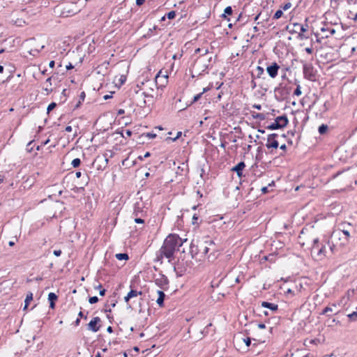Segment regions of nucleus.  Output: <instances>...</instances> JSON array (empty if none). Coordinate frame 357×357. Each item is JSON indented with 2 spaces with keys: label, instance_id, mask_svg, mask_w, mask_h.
<instances>
[{
  "label": "nucleus",
  "instance_id": "62",
  "mask_svg": "<svg viewBox=\"0 0 357 357\" xmlns=\"http://www.w3.org/2000/svg\"><path fill=\"white\" fill-rule=\"evenodd\" d=\"M79 324H80V319H79V318H77V319L74 321V325H75V326H79Z\"/></svg>",
  "mask_w": 357,
  "mask_h": 357
},
{
  "label": "nucleus",
  "instance_id": "19",
  "mask_svg": "<svg viewBox=\"0 0 357 357\" xmlns=\"http://www.w3.org/2000/svg\"><path fill=\"white\" fill-rule=\"evenodd\" d=\"M13 24L16 25L17 26H22L26 24V22L22 19L17 17L15 19L13 18L11 20Z\"/></svg>",
  "mask_w": 357,
  "mask_h": 357
},
{
  "label": "nucleus",
  "instance_id": "45",
  "mask_svg": "<svg viewBox=\"0 0 357 357\" xmlns=\"http://www.w3.org/2000/svg\"><path fill=\"white\" fill-rule=\"evenodd\" d=\"M6 40V36L2 32H0V42H4Z\"/></svg>",
  "mask_w": 357,
  "mask_h": 357
},
{
  "label": "nucleus",
  "instance_id": "44",
  "mask_svg": "<svg viewBox=\"0 0 357 357\" xmlns=\"http://www.w3.org/2000/svg\"><path fill=\"white\" fill-rule=\"evenodd\" d=\"M150 155H151V153H150L149 152H146V153L144 155V156L139 155V156H138V158H138L139 160H144V158H148V157H149Z\"/></svg>",
  "mask_w": 357,
  "mask_h": 357
},
{
  "label": "nucleus",
  "instance_id": "21",
  "mask_svg": "<svg viewBox=\"0 0 357 357\" xmlns=\"http://www.w3.org/2000/svg\"><path fill=\"white\" fill-rule=\"evenodd\" d=\"M143 211L142 210V208L139 203H136L134 206V211L132 215L135 217H137L139 213H142Z\"/></svg>",
  "mask_w": 357,
  "mask_h": 357
},
{
  "label": "nucleus",
  "instance_id": "9",
  "mask_svg": "<svg viewBox=\"0 0 357 357\" xmlns=\"http://www.w3.org/2000/svg\"><path fill=\"white\" fill-rule=\"evenodd\" d=\"M279 69L280 66L276 62H273L270 66H267L266 71L271 78H275L278 74Z\"/></svg>",
  "mask_w": 357,
  "mask_h": 357
},
{
  "label": "nucleus",
  "instance_id": "32",
  "mask_svg": "<svg viewBox=\"0 0 357 357\" xmlns=\"http://www.w3.org/2000/svg\"><path fill=\"white\" fill-rule=\"evenodd\" d=\"M282 15H283V11H282V10L279 9V10H278L275 13L274 15L273 16V20H278L279 18H280V17L282 16Z\"/></svg>",
  "mask_w": 357,
  "mask_h": 357
},
{
  "label": "nucleus",
  "instance_id": "30",
  "mask_svg": "<svg viewBox=\"0 0 357 357\" xmlns=\"http://www.w3.org/2000/svg\"><path fill=\"white\" fill-rule=\"evenodd\" d=\"M202 95H203V93H199L195 95L193 97L192 100H191L190 105H192L194 103H195L196 102H197L202 98Z\"/></svg>",
  "mask_w": 357,
  "mask_h": 357
},
{
  "label": "nucleus",
  "instance_id": "24",
  "mask_svg": "<svg viewBox=\"0 0 357 357\" xmlns=\"http://www.w3.org/2000/svg\"><path fill=\"white\" fill-rule=\"evenodd\" d=\"M129 296L132 298L137 297V296H140L142 294V291H137L135 289H131L128 293Z\"/></svg>",
  "mask_w": 357,
  "mask_h": 357
},
{
  "label": "nucleus",
  "instance_id": "64",
  "mask_svg": "<svg viewBox=\"0 0 357 357\" xmlns=\"http://www.w3.org/2000/svg\"><path fill=\"white\" fill-rule=\"evenodd\" d=\"M350 14L353 15L352 19L354 20V21H357V13H355L354 15H353V13L350 11Z\"/></svg>",
  "mask_w": 357,
  "mask_h": 357
},
{
  "label": "nucleus",
  "instance_id": "61",
  "mask_svg": "<svg viewBox=\"0 0 357 357\" xmlns=\"http://www.w3.org/2000/svg\"><path fill=\"white\" fill-rule=\"evenodd\" d=\"M65 131L70 132L72 131V127L70 126H67L65 128Z\"/></svg>",
  "mask_w": 357,
  "mask_h": 357
},
{
  "label": "nucleus",
  "instance_id": "56",
  "mask_svg": "<svg viewBox=\"0 0 357 357\" xmlns=\"http://www.w3.org/2000/svg\"><path fill=\"white\" fill-rule=\"evenodd\" d=\"M78 317H81V318H84V319H87V316H84L83 312L82 311H80L78 314Z\"/></svg>",
  "mask_w": 357,
  "mask_h": 357
},
{
  "label": "nucleus",
  "instance_id": "36",
  "mask_svg": "<svg viewBox=\"0 0 357 357\" xmlns=\"http://www.w3.org/2000/svg\"><path fill=\"white\" fill-rule=\"evenodd\" d=\"M99 301L98 298L97 296H92L89 298V303L90 304H95L98 303Z\"/></svg>",
  "mask_w": 357,
  "mask_h": 357
},
{
  "label": "nucleus",
  "instance_id": "14",
  "mask_svg": "<svg viewBox=\"0 0 357 357\" xmlns=\"http://www.w3.org/2000/svg\"><path fill=\"white\" fill-rule=\"evenodd\" d=\"M321 31L325 33V36L324 37L328 38L330 36H333L335 33V30L331 27H325L323 26L321 28Z\"/></svg>",
  "mask_w": 357,
  "mask_h": 357
},
{
  "label": "nucleus",
  "instance_id": "2",
  "mask_svg": "<svg viewBox=\"0 0 357 357\" xmlns=\"http://www.w3.org/2000/svg\"><path fill=\"white\" fill-rule=\"evenodd\" d=\"M209 250H212L213 254L208 255V259L209 261L214 260L216 258L215 252H218V249L215 242L208 236L206 237V240L200 241L197 245H195L193 242L190 244V253L192 257L198 253H201L204 257H206Z\"/></svg>",
  "mask_w": 357,
  "mask_h": 357
},
{
  "label": "nucleus",
  "instance_id": "63",
  "mask_svg": "<svg viewBox=\"0 0 357 357\" xmlns=\"http://www.w3.org/2000/svg\"><path fill=\"white\" fill-rule=\"evenodd\" d=\"M123 114H125V111L123 109H119L117 112L118 115H122Z\"/></svg>",
  "mask_w": 357,
  "mask_h": 357
},
{
  "label": "nucleus",
  "instance_id": "15",
  "mask_svg": "<svg viewBox=\"0 0 357 357\" xmlns=\"http://www.w3.org/2000/svg\"><path fill=\"white\" fill-rule=\"evenodd\" d=\"M261 306L265 308L270 309L272 311H277L278 309V305L275 303H269L267 301H263L261 303Z\"/></svg>",
  "mask_w": 357,
  "mask_h": 357
},
{
  "label": "nucleus",
  "instance_id": "39",
  "mask_svg": "<svg viewBox=\"0 0 357 357\" xmlns=\"http://www.w3.org/2000/svg\"><path fill=\"white\" fill-rule=\"evenodd\" d=\"M56 107V103L55 102H51L47 108V113H49L50 111H52V109H54L55 107Z\"/></svg>",
  "mask_w": 357,
  "mask_h": 357
},
{
  "label": "nucleus",
  "instance_id": "46",
  "mask_svg": "<svg viewBox=\"0 0 357 357\" xmlns=\"http://www.w3.org/2000/svg\"><path fill=\"white\" fill-rule=\"evenodd\" d=\"M53 254H54L56 257H59V256L61 255V250H55L53 252Z\"/></svg>",
  "mask_w": 357,
  "mask_h": 357
},
{
  "label": "nucleus",
  "instance_id": "5",
  "mask_svg": "<svg viewBox=\"0 0 357 357\" xmlns=\"http://www.w3.org/2000/svg\"><path fill=\"white\" fill-rule=\"evenodd\" d=\"M288 123H289L288 118L286 114H284V115L279 116L276 117L274 122L272 123L271 124L267 126L266 127V128L267 130H271L281 129V128L286 127L287 126Z\"/></svg>",
  "mask_w": 357,
  "mask_h": 357
},
{
  "label": "nucleus",
  "instance_id": "10",
  "mask_svg": "<svg viewBox=\"0 0 357 357\" xmlns=\"http://www.w3.org/2000/svg\"><path fill=\"white\" fill-rule=\"evenodd\" d=\"M275 96L277 99L283 100L288 94L287 89L285 87H276L275 89Z\"/></svg>",
  "mask_w": 357,
  "mask_h": 357
},
{
  "label": "nucleus",
  "instance_id": "11",
  "mask_svg": "<svg viewBox=\"0 0 357 357\" xmlns=\"http://www.w3.org/2000/svg\"><path fill=\"white\" fill-rule=\"evenodd\" d=\"M245 167V162L241 161L238 162L236 166L232 167L231 171L235 172L238 177H241L243 175V170Z\"/></svg>",
  "mask_w": 357,
  "mask_h": 357
},
{
  "label": "nucleus",
  "instance_id": "35",
  "mask_svg": "<svg viewBox=\"0 0 357 357\" xmlns=\"http://www.w3.org/2000/svg\"><path fill=\"white\" fill-rule=\"evenodd\" d=\"M333 309L331 306H326L321 312V314H326L328 312H333Z\"/></svg>",
  "mask_w": 357,
  "mask_h": 357
},
{
  "label": "nucleus",
  "instance_id": "25",
  "mask_svg": "<svg viewBox=\"0 0 357 357\" xmlns=\"http://www.w3.org/2000/svg\"><path fill=\"white\" fill-rule=\"evenodd\" d=\"M300 26H301V24H299V23H294L293 24V29H292V30H289V32L296 33L299 36L300 35Z\"/></svg>",
  "mask_w": 357,
  "mask_h": 357
},
{
  "label": "nucleus",
  "instance_id": "57",
  "mask_svg": "<svg viewBox=\"0 0 357 357\" xmlns=\"http://www.w3.org/2000/svg\"><path fill=\"white\" fill-rule=\"evenodd\" d=\"M66 69L67 70H71L74 68V66L71 63H69L66 66Z\"/></svg>",
  "mask_w": 357,
  "mask_h": 357
},
{
  "label": "nucleus",
  "instance_id": "48",
  "mask_svg": "<svg viewBox=\"0 0 357 357\" xmlns=\"http://www.w3.org/2000/svg\"><path fill=\"white\" fill-rule=\"evenodd\" d=\"M286 294H291L292 296L295 295L294 291L291 289H287V291H284Z\"/></svg>",
  "mask_w": 357,
  "mask_h": 357
},
{
  "label": "nucleus",
  "instance_id": "40",
  "mask_svg": "<svg viewBox=\"0 0 357 357\" xmlns=\"http://www.w3.org/2000/svg\"><path fill=\"white\" fill-rule=\"evenodd\" d=\"M144 135L148 137L149 139H154L156 137V134L153 132H146L144 133Z\"/></svg>",
  "mask_w": 357,
  "mask_h": 357
},
{
  "label": "nucleus",
  "instance_id": "8",
  "mask_svg": "<svg viewBox=\"0 0 357 357\" xmlns=\"http://www.w3.org/2000/svg\"><path fill=\"white\" fill-rule=\"evenodd\" d=\"M155 284L160 288L166 290L168 287L169 280L165 275L160 274V276L155 279Z\"/></svg>",
  "mask_w": 357,
  "mask_h": 357
},
{
  "label": "nucleus",
  "instance_id": "7",
  "mask_svg": "<svg viewBox=\"0 0 357 357\" xmlns=\"http://www.w3.org/2000/svg\"><path fill=\"white\" fill-rule=\"evenodd\" d=\"M101 319L98 317H93L87 324V329L93 333L98 332L101 327Z\"/></svg>",
  "mask_w": 357,
  "mask_h": 357
},
{
  "label": "nucleus",
  "instance_id": "55",
  "mask_svg": "<svg viewBox=\"0 0 357 357\" xmlns=\"http://www.w3.org/2000/svg\"><path fill=\"white\" fill-rule=\"evenodd\" d=\"M261 190L263 194H266L268 192V187H266V186L263 187Z\"/></svg>",
  "mask_w": 357,
  "mask_h": 357
},
{
  "label": "nucleus",
  "instance_id": "41",
  "mask_svg": "<svg viewBox=\"0 0 357 357\" xmlns=\"http://www.w3.org/2000/svg\"><path fill=\"white\" fill-rule=\"evenodd\" d=\"M291 7V3L290 2H287L284 3L282 6H281L283 10H287Z\"/></svg>",
  "mask_w": 357,
  "mask_h": 357
},
{
  "label": "nucleus",
  "instance_id": "23",
  "mask_svg": "<svg viewBox=\"0 0 357 357\" xmlns=\"http://www.w3.org/2000/svg\"><path fill=\"white\" fill-rule=\"evenodd\" d=\"M252 116L253 119H259L261 121H263L266 119L265 114L262 113H257V112H252Z\"/></svg>",
  "mask_w": 357,
  "mask_h": 357
},
{
  "label": "nucleus",
  "instance_id": "16",
  "mask_svg": "<svg viewBox=\"0 0 357 357\" xmlns=\"http://www.w3.org/2000/svg\"><path fill=\"white\" fill-rule=\"evenodd\" d=\"M158 294V299L156 300V303L157 304L160 306V307H163L164 305V300H165V293L161 291V290H158L157 291Z\"/></svg>",
  "mask_w": 357,
  "mask_h": 357
},
{
  "label": "nucleus",
  "instance_id": "38",
  "mask_svg": "<svg viewBox=\"0 0 357 357\" xmlns=\"http://www.w3.org/2000/svg\"><path fill=\"white\" fill-rule=\"evenodd\" d=\"M301 93H302V92L301 90V86L298 84L294 91V95H295L296 96H299L300 95H301Z\"/></svg>",
  "mask_w": 357,
  "mask_h": 357
},
{
  "label": "nucleus",
  "instance_id": "47",
  "mask_svg": "<svg viewBox=\"0 0 357 357\" xmlns=\"http://www.w3.org/2000/svg\"><path fill=\"white\" fill-rule=\"evenodd\" d=\"M206 49H202V48H197L195 50V52L196 54H200V55L204 52V51Z\"/></svg>",
  "mask_w": 357,
  "mask_h": 357
},
{
  "label": "nucleus",
  "instance_id": "20",
  "mask_svg": "<svg viewBox=\"0 0 357 357\" xmlns=\"http://www.w3.org/2000/svg\"><path fill=\"white\" fill-rule=\"evenodd\" d=\"M233 13V9L231 6H227L225 8L224 13L221 15L222 17L227 19L228 15H231ZM227 20L229 21L230 19L227 18Z\"/></svg>",
  "mask_w": 357,
  "mask_h": 357
},
{
  "label": "nucleus",
  "instance_id": "60",
  "mask_svg": "<svg viewBox=\"0 0 357 357\" xmlns=\"http://www.w3.org/2000/svg\"><path fill=\"white\" fill-rule=\"evenodd\" d=\"M258 328L260 329H264L266 328V325L263 323H260L258 324Z\"/></svg>",
  "mask_w": 357,
  "mask_h": 357
},
{
  "label": "nucleus",
  "instance_id": "22",
  "mask_svg": "<svg viewBox=\"0 0 357 357\" xmlns=\"http://www.w3.org/2000/svg\"><path fill=\"white\" fill-rule=\"evenodd\" d=\"M33 300V294L31 292H29L27 294H26V298H25V301H24V303H25V305H24V310H26L30 302Z\"/></svg>",
  "mask_w": 357,
  "mask_h": 357
},
{
  "label": "nucleus",
  "instance_id": "6",
  "mask_svg": "<svg viewBox=\"0 0 357 357\" xmlns=\"http://www.w3.org/2000/svg\"><path fill=\"white\" fill-rule=\"evenodd\" d=\"M303 75L305 78L310 81H314L316 74L312 63H305L303 66Z\"/></svg>",
  "mask_w": 357,
  "mask_h": 357
},
{
  "label": "nucleus",
  "instance_id": "17",
  "mask_svg": "<svg viewBox=\"0 0 357 357\" xmlns=\"http://www.w3.org/2000/svg\"><path fill=\"white\" fill-rule=\"evenodd\" d=\"M308 24H301L300 26V35L298 36L300 39L307 38V37L303 35V33L306 32L308 30Z\"/></svg>",
  "mask_w": 357,
  "mask_h": 357
},
{
  "label": "nucleus",
  "instance_id": "4",
  "mask_svg": "<svg viewBox=\"0 0 357 357\" xmlns=\"http://www.w3.org/2000/svg\"><path fill=\"white\" fill-rule=\"evenodd\" d=\"M327 243H328V239L325 237L321 240L315 238L312 241V252H316L317 257L319 259H322L328 255Z\"/></svg>",
  "mask_w": 357,
  "mask_h": 357
},
{
  "label": "nucleus",
  "instance_id": "37",
  "mask_svg": "<svg viewBox=\"0 0 357 357\" xmlns=\"http://www.w3.org/2000/svg\"><path fill=\"white\" fill-rule=\"evenodd\" d=\"M167 17L169 20H172L176 16V12L174 10H172L170 12H169L167 15H166Z\"/></svg>",
  "mask_w": 357,
  "mask_h": 357
},
{
  "label": "nucleus",
  "instance_id": "27",
  "mask_svg": "<svg viewBox=\"0 0 357 357\" xmlns=\"http://www.w3.org/2000/svg\"><path fill=\"white\" fill-rule=\"evenodd\" d=\"M116 258L119 260H128L129 257L127 253H118L116 255Z\"/></svg>",
  "mask_w": 357,
  "mask_h": 357
},
{
  "label": "nucleus",
  "instance_id": "26",
  "mask_svg": "<svg viewBox=\"0 0 357 357\" xmlns=\"http://www.w3.org/2000/svg\"><path fill=\"white\" fill-rule=\"evenodd\" d=\"M328 130V126L326 124H321L318 128V131H319V134H321V135L325 134Z\"/></svg>",
  "mask_w": 357,
  "mask_h": 357
},
{
  "label": "nucleus",
  "instance_id": "52",
  "mask_svg": "<svg viewBox=\"0 0 357 357\" xmlns=\"http://www.w3.org/2000/svg\"><path fill=\"white\" fill-rule=\"evenodd\" d=\"M144 1L145 0H135L137 6H142Z\"/></svg>",
  "mask_w": 357,
  "mask_h": 357
},
{
  "label": "nucleus",
  "instance_id": "33",
  "mask_svg": "<svg viewBox=\"0 0 357 357\" xmlns=\"http://www.w3.org/2000/svg\"><path fill=\"white\" fill-rule=\"evenodd\" d=\"M81 164V160L79 158H75L73 160L71 165L73 167H78Z\"/></svg>",
  "mask_w": 357,
  "mask_h": 357
},
{
  "label": "nucleus",
  "instance_id": "13",
  "mask_svg": "<svg viewBox=\"0 0 357 357\" xmlns=\"http://www.w3.org/2000/svg\"><path fill=\"white\" fill-rule=\"evenodd\" d=\"M267 149H278L279 146V143L278 140L274 139L273 138H271L269 137H267V143L266 144Z\"/></svg>",
  "mask_w": 357,
  "mask_h": 357
},
{
  "label": "nucleus",
  "instance_id": "1",
  "mask_svg": "<svg viewBox=\"0 0 357 357\" xmlns=\"http://www.w3.org/2000/svg\"><path fill=\"white\" fill-rule=\"evenodd\" d=\"M187 241V239L183 240L178 234H171L168 235L165 239L162 247L159 250V255L158 257L162 258L163 257L169 259L171 262L174 259V254L176 250L183 245V243Z\"/></svg>",
  "mask_w": 357,
  "mask_h": 357
},
{
  "label": "nucleus",
  "instance_id": "43",
  "mask_svg": "<svg viewBox=\"0 0 357 357\" xmlns=\"http://www.w3.org/2000/svg\"><path fill=\"white\" fill-rule=\"evenodd\" d=\"M243 342H245V344L247 347H250V345L251 344V338L250 337L244 338Z\"/></svg>",
  "mask_w": 357,
  "mask_h": 357
},
{
  "label": "nucleus",
  "instance_id": "42",
  "mask_svg": "<svg viewBox=\"0 0 357 357\" xmlns=\"http://www.w3.org/2000/svg\"><path fill=\"white\" fill-rule=\"evenodd\" d=\"M134 220L137 224H144V220L141 218H138V216L135 217Z\"/></svg>",
  "mask_w": 357,
  "mask_h": 357
},
{
  "label": "nucleus",
  "instance_id": "3",
  "mask_svg": "<svg viewBox=\"0 0 357 357\" xmlns=\"http://www.w3.org/2000/svg\"><path fill=\"white\" fill-rule=\"evenodd\" d=\"M208 50L206 49L204 52L195 60L192 66V77L199 76L203 73H208V70L211 69L215 63V59L208 56Z\"/></svg>",
  "mask_w": 357,
  "mask_h": 357
},
{
  "label": "nucleus",
  "instance_id": "29",
  "mask_svg": "<svg viewBox=\"0 0 357 357\" xmlns=\"http://www.w3.org/2000/svg\"><path fill=\"white\" fill-rule=\"evenodd\" d=\"M348 318L351 321H357V312L354 311L351 314L347 315Z\"/></svg>",
  "mask_w": 357,
  "mask_h": 357
},
{
  "label": "nucleus",
  "instance_id": "49",
  "mask_svg": "<svg viewBox=\"0 0 357 357\" xmlns=\"http://www.w3.org/2000/svg\"><path fill=\"white\" fill-rule=\"evenodd\" d=\"M295 133H296V130L294 129V130H289L287 134L290 135L291 137H294L295 135Z\"/></svg>",
  "mask_w": 357,
  "mask_h": 357
},
{
  "label": "nucleus",
  "instance_id": "34",
  "mask_svg": "<svg viewBox=\"0 0 357 357\" xmlns=\"http://www.w3.org/2000/svg\"><path fill=\"white\" fill-rule=\"evenodd\" d=\"M341 232L345 236L346 241H348L349 238L350 237L349 231L343 228L342 229H341Z\"/></svg>",
  "mask_w": 357,
  "mask_h": 357
},
{
  "label": "nucleus",
  "instance_id": "58",
  "mask_svg": "<svg viewBox=\"0 0 357 357\" xmlns=\"http://www.w3.org/2000/svg\"><path fill=\"white\" fill-rule=\"evenodd\" d=\"M105 292H106V289H100V292H99V294L101 296H103L105 295Z\"/></svg>",
  "mask_w": 357,
  "mask_h": 357
},
{
  "label": "nucleus",
  "instance_id": "51",
  "mask_svg": "<svg viewBox=\"0 0 357 357\" xmlns=\"http://www.w3.org/2000/svg\"><path fill=\"white\" fill-rule=\"evenodd\" d=\"M268 137H271V138H273L274 139H275L278 137V135L276 134V133H272V134H270L268 135Z\"/></svg>",
  "mask_w": 357,
  "mask_h": 357
},
{
  "label": "nucleus",
  "instance_id": "28",
  "mask_svg": "<svg viewBox=\"0 0 357 357\" xmlns=\"http://www.w3.org/2000/svg\"><path fill=\"white\" fill-rule=\"evenodd\" d=\"M58 299V296L55 293L50 292L48 294V301L49 302H56Z\"/></svg>",
  "mask_w": 357,
  "mask_h": 357
},
{
  "label": "nucleus",
  "instance_id": "18",
  "mask_svg": "<svg viewBox=\"0 0 357 357\" xmlns=\"http://www.w3.org/2000/svg\"><path fill=\"white\" fill-rule=\"evenodd\" d=\"M327 250L328 251V255L335 254L337 251L336 246L328 240V243H327Z\"/></svg>",
  "mask_w": 357,
  "mask_h": 357
},
{
  "label": "nucleus",
  "instance_id": "53",
  "mask_svg": "<svg viewBox=\"0 0 357 357\" xmlns=\"http://www.w3.org/2000/svg\"><path fill=\"white\" fill-rule=\"evenodd\" d=\"M182 135V132L181 131H178L176 134V136L173 139V141H175L177 139H178Z\"/></svg>",
  "mask_w": 357,
  "mask_h": 357
},
{
  "label": "nucleus",
  "instance_id": "54",
  "mask_svg": "<svg viewBox=\"0 0 357 357\" xmlns=\"http://www.w3.org/2000/svg\"><path fill=\"white\" fill-rule=\"evenodd\" d=\"M252 107L253 108H255L258 110H260L261 109V105H259V104H255L252 105Z\"/></svg>",
  "mask_w": 357,
  "mask_h": 357
},
{
  "label": "nucleus",
  "instance_id": "50",
  "mask_svg": "<svg viewBox=\"0 0 357 357\" xmlns=\"http://www.w3.org/2000/svg\"><path fill=\"white\" fill-rule=\"evenodd\" d=\"M305 52L307 53V54H311L312 52H313V50L312 47H306L305 49Z\"/></svg>",
  "mask_w": 357,
  "mask_h": 357
},
{
  "label": "nucleus",
  "instance_id": "59",
  "mask_svg": "<svg viewBox=\"0 0 357 357\" xmlns=\"http://www.w3.org/2000/svg\"><path fill=\"white\" fill-rule=\"evenodd\" d=\"M125 133H126V135L127 137H130V136H131V135H132V131H131V130H126L125 131Z\"/></svg>",
  "mask_w": 357,
  "mask_h": 357
},
{
  "label": "nucleus",
  "instance_id": "31",
  "mask_svg": "<svg viewBox=\"0 0 357 357\" xmlns=\"http://www.w3.org/2000/svg\"><path fill=\"white\" fill-rule=\"evenodd\" d=\"M256 72H257V77L260 78L261 77V75H264V70L262 67L257 66L256 68Z\"/></svg>",
  "mask_w": 357,
  "mask_h": 357
},
{
  "label": "nucleus",
  "instance_id": "12",
  "mask_svg": "<svg viewBox=\"0 0 357 357\" xmlns=\"http://www.w3.org/2000/svg\"><path fill=\"white\" fill-rule=\"evenodd\" d=\"M137 94H138L141 98V100H139V102L137 103V105L140 107H145L146 106V101L145 98L147 97H152V96H149V94H147L145 92H142L139 94L138 93H137Z\"/></svg>",
  "mask_w": 357,
  "mask_h": 357
}]
</instances>
